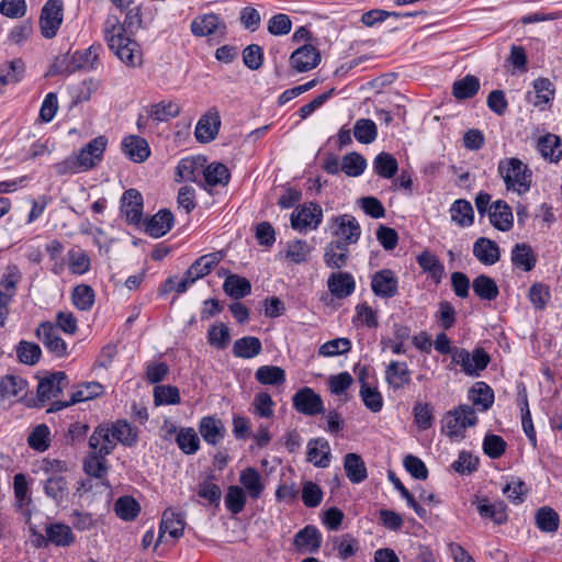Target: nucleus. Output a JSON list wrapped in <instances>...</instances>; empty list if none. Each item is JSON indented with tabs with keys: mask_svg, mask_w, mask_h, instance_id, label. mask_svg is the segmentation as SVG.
Returning <instances> with one entry per match:
<instances>
[{
	"mask_svg": "<svg viewBox=\"0 0 562 562\" xmlns=\"http://www.w3.org/2000/svg\"><path fill=\"white\" fill-rule=\"evenodd\" d=\"M103 32L109 48L125 66L136 68L143 65L140 45L123 33L119 16L108 15Z\"/></svg>",
	"mask_w": 562,
	"mask_h": 562,
	"instance_id": "obj_1",
	"label": "nucleus"
},
{
	"mask_svg": "<svg viewBox=\"0 0 562 562\" xmlns=\"http://www.w3.org/2000/svg\"><path fill=\"white\" fill-rule=\"evenodd\" d=\"M497 171L508 191L521 195L530 190L532 171L520 159L516 157L502 159L498 162Z\"/></svg>",
	"mask_w": 562,
	"mask_h": 562,
	"instance_id": "obj_2",
	"label": "nucleus"
},
{
	"mask_svg": "<svg viewBox=\"0 0 562 562\" xmlns=\"http://www.w3.org/2000/svg\"><path fill=\"white\" fill-rule=\"evenodd\" d=\"M491 361L490 355L481 347L470 353L464 348H456L452 362L462 368V371L470 376H477L485 370Z\"/></svg>",
	"mask_w": 562,
	"mask_h": 562,
	"instance_id": "obj_3",
	"label": "nucleus"
},
{
	"mask_svg": "<svg viewBox=\"0 0 562 562\" xmlns=\"http://www.w3.org/2000/svg\"><path fill=\"white\" fill-rule=\"evenodd\" d=\"M64 21L63 0H47L40 14V31L43 37L54 38Z\"/></svg>",
	"mask_w": 562,
	"mask_h": 562,
	"instance_id": "obj_4",
	"label": "nucleus"
},
{
	"mask_svg": "<svg viewBox=\"0 0 562 562\" xmlns=\"http://www.w3.org/2000/svg\"><path fill=\"white\" fill-rule=\"evenodd\" d=\"M69 384L68 376L64 371H56L40 380L35 407H43L47 402L57 398Z\"/></svg>",
	"mask_w": 562,
	"mask_h": 562,
	"instance_id": "obj_5",
	"label": "nucleus"
},
{
	"mask_svg": "<svg viewBox=\"0 0 562 562\" xmlns=\"http://www.w3.org/2000/svg\"><path fill=\"white\" fill-rule=\"evenodd\" d=\"M477 417L472 406L461 404L446 416L445 427L450 438L463 437L467 427L476 425Z\"/></svg>",
	"mask_w": 562,
	"mask_h": 562,
	"instance_id": "obj_6",
	"label": "nucleus"
},
{
	"mask_svg": "<svg viewBox=\"0 0 562 562\" xmlns=\"http://www.w3.org/2000/svg\"><path fill=\"white\" fill-rule=\"evenodd\" d=\"M35 334L45 348L55 357L64 358L68 356L67 344L59 336L58 328L52 322H42Z\"/></svg>",
	"mask_w": 562,
	"mask_h": 562,
	"instance_id": "obj_7",
	"label": "nucleus"
},
{
	"mask_svg": "<svg viewBox=\"0 0 562 562\" xmlns=\"http://www.w3.org/2000/svg\"><path fill=\"white\" fill-rule=\"evenodd\" d=\"M104 391V387L99 382H86L78 386L69 401H54L52 402L47 413H56L75 404L87 402L100 396Z\"/></svg>",
	"mask_w": 562,
	"mask_h": 562,
	"instance_id": "obj_8",
	"label": "nucleus"
},
{
	"mask_svg": "<svg viewBox=\"0 0 562 562\" xmlns=\"http://www.w3.org/2000/svg\"><path fill=\"white\" fill-rule=\"evenodd\" d=\"M323 210L317 203H308L296 207L291 214V226L293 229L304 231L317 228L322 223Z\"/></svg>",
	"mask_w": 562,
	"mask_h": 562,
	"instance_id": "obj_9",
	"label": "nucleus"
},
{
	"mask_svg": "<svg viewBox=\"0 0 562 562\" xmlns=\"http://www.w3.org/2000/svg\"><path fill=\"white\" fill-rule=\"evenodd\" d=\"M293 407L306 416H315L325 412L322 397L313 389H300L292 397Z\"/></svg>",
	"mask_w": 562,
	"mask_h": 562,
	"instance_id": "obj_10",
	"label": "nucleus"
},
{
	"mask_svg": "<svg viewBox=\"0 0 562 562\" xmlns=\"http://www.w3.org/2000/svg\"><path fill=\"white\" fill-rule=\"evenodd\" d=\"M371 290L380 299H392L398 293V278L391 269H381L371 278Z\"/></svg>",
	"mask_w": 562,
	"mask_h": 562,
	"instance_id": "obj_11",
	"label": "nucleus"
},
{
	"mask_svg": "<svg viewBox=\"0 0 562 562\" xmlns=\"http://www.w3.org/2000/svg\"><path fill=\"white\" fill-rule=\"evenodd\" d=\"M143 195L136 189L124 191L121 198V213L131 225L139 226L143 223Z\"/></svg>",
	"mask_w": 562,
	"mask_h": 562,
	"instance_id": "obj_12",
	"label": "nucleus"
},
{
	"mask_svg": "<svg viewBox=\"0 0 562 562\" xmlns=\"http://www.w3.org/2000/svg\"><path fill=\"white\" fill-rule=\"evenodd\" d=\"M106 145L108 138L105 136H98L90 140L79 150L78 154H76L79 165H81L86 171L99 166L103 159Z\"/></svg>",
	"mask_w": 562,
	"mask_h": 562,
	"instance_id": "obj_13",
	"label": "nucleus"
},
{
	"mask_svg": "<svg viewBox=\"0 0 562 562\" xmlns=\"http://www.w3.org/2000/svg\"><path fill=\"white\" fill-rule=\"evenodd\" d=\"M331 222L335 226L333 235L341 238L338 241H346L347 245H352L359 240L361 226L353 215L342 214L334 216Z\"/></svg>",
	"mask_w": 562,
	"mask_h": 562,
	"instance_id": "obj_14",
	"label": "nucleus"
},
{
	"mask_svg": "<svg viewBox=\"0 0 562 562\" xmlns=\"http://www.w3.org/2000/svg\"><path fill=\"white\" fill-rule=\"evenodd\" d=\"M321 63V53L307 43L296 48L290 56V65L297 72H306L316 68Z\"/></svg>",
	"mask_w": 562,
	"mask_h": 562,
	"instance_id": "obj_15",
	"label": "nucleus"
},
{
	"mask_svg": "<svg viewBox=\"0 0 562 562\" xmlns=\"http://www.w3.org/2000/svg\"><path fill=\"white\" fill-rule=\"evenodd\" d=\"M323 541V536L314 525H306L300 529L293 538V547L299 553H317Z\"/></svg>",
	"mask_w": 562,
	"mask_h": 562,
	"instance_id": "obj_16",
	"label": "nucleus"
},
{
	"mask_svg": "<svg viewBox=\"0 0 562 562\" xmlns=\"http://www.w3.org/2000/svg\"><path fill=\"white\" fill-rule=\"evenodd\" d=\"M102 52L100 44L91 45L85 50H76L64 71L71 74L79 69L93 70L99 65V56Z\"/></svg>",
	"mask_w": 562,
	"mask_h": 562,
	"instance_id": "obj_17",
	"label": "nucleus"
},
{
	"mask_svg": "<svg viewBox=\"0 0 562 562\" xmlns=\"http://www.w3.org/2000/svg\"><path fill=\"white\" fill-rule=\"evenodd\" d=\"M221 127L220 112L213 108L196 123L194 135L199 143L206 144L216 138Z\"/></svg>",
	"mask_w": 562,
	"mask_h": 562,
	"instance_id": "obj_18",
	"label": "nucleus"
},
{
	"mask_svg": "<svg viewBox=\"0 0 562 562\" xmlns=\"http://www.w3.org/2000/svg\"><path fill=\"white\" fill-rule=\"evenodd\" d=\"M44 494L50 498L56 506L66 502L70 494L67 477L59 473H52L43 481Z\"/></svg>",
	"mask_w": 562,
	"mask_h": 562,
	"instance_id": "obj_19",
	"label": "nucleus"
},
{
	"mask_svg": "<svg viewBox=\"0 0 562 562\" xmlns=\"http://www.w3.org/2000/svg\"><path fill=\"white\" fill-rule=\"evenodd\" d=\"M175 216L168 209H162L144 222V231L150 237L159 238L169 233L173 226Z\"/></svg>",
	"mask_w": 562,
	"mask_h": 562,
	"instance_id": "obj_20",
	"label": "nucleus"
},
{
	"mask_svg": "<svg viewBox=\"0 0 562 562\" xmlns=\"http://www.w3.org/2000/svg\"><path fill=\"white\" fill-rule=\"evenodd\" d=\"M199 432L206 443L216 446L225 438L226 428L220 418L204 416L199 423Z\"/></svg>",
	"mask_w": 562,
	"mask_h": 562,
	"instance_id": "obj_21",
	"label": "nucleus"
},
{
	"mask_svg": "<svg viewBox=\"0 0 562 562\" xmlns=\"http://www.w3.org/2000/svg\"><path fill=\"white\" fill-rule=\"evenodd\" d=\"M327 285L330 294L338 300L350 296L356 290V281L350 272H333Z\"/></svg>",
	"mask_w": 562,
	"mask_h": 562,
	"instance_id": "obj_22",
	"label": "nucleus"
},
{
	"mask_svg": "<svg viewBox=\"0 0 562 562\" xmlns=\"http://www.w3.org/2000/svg\"><path fill=\"white\" fill-rule=\"evenodd\" d=\"M331 452L327 439L313 438L307 443V461L316 468H327L330 463Z\"/></svg>",
	"mask_w": 562,
	"mask_h": 562,
	"instance_id": "obj_23",
	"label": "nucleus"
},
{
	"mask_svg": "<svg viewBox=\"0 0 562 562\" xmlns=\"http://www.w3.org/2000/svg\"><path fill=\"white\" fill-rule=\"evenodd\" d=\"M122 150L133 162H144L150 155L147 140L140 136L130 135L122 140Z\"/></svg>",
	"mask_w": 562,
	"mask_h": 562,
	"instance_id": "obj_24",
	"label": "nucleus"
},
{
	"mask_svg": "<svg viewBox=\"0 0 562 562\" xmlns=\"http://www.w3.org/2000/svg\"><path fill=\"white\" fill-rule=\"evenodd\" d=\"M490 223L497 231L508 232L513 227L514 216L510 206L504 200H497L490 207Z\"/></svg>",
	"mask_w": 562,
	"mask_h": 562,
	"instance_id": "obj_25",
	"label": "nucleus"
},
{
	"mask_svg": "<svg viewBox=\"0 0 562 562\" xmlns=\"http://www.w3.org/2000/svg\"><path fill=\"white\" fill-rule=\"evenodd\" d=\"M473 256L483 265H495L501 258V249L496 241L480 237L473 244Z\"/></svg>",
	"mask_w": 562,
	"mask_h": 562,
	"instance_id": "obj_26",
	"label": "nucleus"
},
{
	"mask_svg": "<svg viewBox=\"0 0 562 562\" xmlns=\"http://www.w3.org/2000/svg\"><path fill=\"white\" fill-rule=\"evenodd\" d=\"M476 505V509L479 515L483 519H491L496 525H503L508 520V515L506 513V504L504 502H497L491 504L487 498H479L473 502Z\"/></svg>",
	"mask_w": 562,
	"mask_h": 562,
	"instance_id": "obj_27",
	"label": "nucleus"
},
{
	"mask_svg": "<svg viewBox=\"0 0 562 562\" xmlns=\"http://www.w3.org/2000/svg\"><path fill=\"white\" fill-rule=\"evenodd\" d=\"M349 245L346 241H330L324 251V261L328 268L340 269L347 265L349 257Z\"/></svg>",
	"mask_w": 562,
	"mask_h": 562,
	"instance_id": "obj_28",
	"label": "nucleus"
},
{
	"mask_svg": "<svg viewBox=\"0 0 562 562\" xmlns=\"http://www.w3.org/2000/svg\"><path fill=\"white\" fill-rule=\"evenodd\" d=\"M513 265L525 271H531L537 263V256L530 245L526 243L516 244L510 254Z\"/></svg>",
	"mask_w": 562,
	"mask_h": 562,
	"instance_id": "obj_29",
	"label": "nucleus"
},
{
	"mask_svg": "<svg viewBox=\"0 0 562 562\" xmlns=\"http://www.w3.org/2000/svg\"><path fill=\"white\" fill-rule=\"evenodd\" d=\"M45 533L48 541L56 547H69L75 543L76 538L71 528L64 522H53L45 526Z\"/></svg>",
	"mask_w": 562,
	"mask_h": 562,
	"instance_id": "obj_30",
	"label": "nucleus"
},
{
	"mask_svg": "<svg viewBox=\"0 0 562 562\" xmlns=\"http://www.w3.org/2000/svg\"><path fill=\"white\" fill-rule=\"evenodd\" d=\"M184 525L186 522L181 514L165 510L159 526L157 543L161 541L166 532H168L173 539L180 538L183 535Z\"/></svg>",
	"mask_w": 562,
	"mask_h": 562,
	"instance_id": "obj_31",
	"label": "nucleus"
},
{
	"mask_svg": "<svg viewBox=\"0 0 562 562\" xmlns=\"http://www.w3.org/2000/svg\"><path fill=\"white\" fill-rule=\"evenodd\" d=\"M344 469L351 483L359 484L368 477L366 464L358 453H347L344 458Z\"/></svg>",
	"mask_w": 562,
	"mask_h": 562,
	"instance_id": "obj_32",
	"label": "nucleus"
},
{
	"mask_svg": "<svg viewBox=\"0 0 562 562\" xmlns=\"http://www.w3.org/2000/svg\"><path fill=\"white\" fill-rule=\"evenodd\" d=\"M537 148L541 156L550 161L558 162L562 157V143L555 134L548 133L540 136Z\"/></svg>",
	"mask_w": 562,
	"mask_h": 562,
	"instance_id": "obj_33",
	"label": "nucleus"
},
{
	"mask_svg": "<svg viewBox=\"0 0 562 562\" xmlns=\"http://www.w3.org/2000/svg\"><path fill=\"white\" fill-rule=\"evenodd\" d=\"M262 352V344L258 337L245 336L235 340L233 355L241 359H252Z\"/></svg>",
	"mask_w": 562,
	"mask_h": 562,
	"instance_id": "obj_34",
	"label": "nucleus"
},
{
	"mask_svg": "<svg viewBox=\"0 0 562 562\" xmlns=\"http://www.w3.org/2000/svg\"><path fill=\"white\" fill-rule=\"evenodd\" d=\"M106 456L100 451H91L83 460V471L94 479H103L108 475L109 465Z\"/></svg>",
	"mask_w": 562,
	"mask_h": 562,
	"instance_id": "obj_35",
	"label": "nucleus"
},
{
	"mask_svg": "<svg viewBox=\"0 0 562 562\" xmlns=\"http://www.w3.org/2000/svg\"><path fill=\"white\" fill-rule=\"evenodd\" d=\"M387 383L395 390L404 387L411 382V372L405 362L391 361L385 370Z\"/></svg>",
	"mask_w": 562,
	"mask_h": 562,
	"instance_id": "obj_36",
	"label": "nucleus"
},
{
	"mask_svg": "<svg viewBox=\"0 0 562 562\" xmlns=\"http://www.w3.org/2000/svg\"><path fill=\"white\" fill-rule=\"evenodd\" d=\"M451 220L460 227L471 226L474 222L472 204L464 199L456 200L450 206Z\"/></svg>",
	"mask_w": 562,
	"mask_h": 562,
	"instance_id": "obj_37",
	"label": "nucleus"
},
{
	"mask_svg": "<svg viewBox=\"0 0 562 562\" xmlns=\"http://www.w3.org/2000/svg\"><path fill=\"white\" fill-rule=\"evenodd\" d=\"M203 177L207 187H225L229 182L231 171L226 165L222 162H212L204 168Z\"/></svg>",
	"mask_w": 562,
	"mask_h": 562,
	"instance_id": "obj_38",
	"label": "nucleus"
},
{
	"mask_svg": "<svg viewBox=\"0 0 562 562\" xmlns=\"http://www.w3.org/2000/svg\"><path fill=\"white\" fill-rule=\"evenodd\" d=\"M223 291L235 300H240L251 292V284L245 277L238 274H229L224 283Z\"/></svg>",
	"mask_w": 562,
	"mask_h": 562,
	"instance_id": "obj_39",
	"label": "nucleus"
},
{
	"mask_svg": "<svg viewBox=\"0 0 562 562\" xmlns=\"http://www.w3.org/2000/svg\"><path fill=\"white\" fill-rule=\"evenodd\" d=\"M535 99L530 101L535 106H540L550 103L554 99L555 86L548 78H538L532 82Z\"/></svg>",
	"mask_w": 562,
	"mask_h": 562,
	"instance_id": "obj_40",
	"label": "nucleus"
},
{
	"mask_svg": "<svg viewBox=\"0 0 562 562\" xmlns=\"http://www.w3.org/2000/svg\"><path fill=\"white\" fill-rule=\"evenodd\" d=\"M221 19L215 13L204 14L191 22V32L193 35L204 37L214 34L220 27Z\"/></svg>",
	"mask_w": 562,
	"mask_h": 562,
	"instance_id": "obj_41",
	"label": "nucleus"
},
{
	"mask_svg": "<svg viewBox=\"0 0 562 562\" xmlns=\"http://www.w3.org/2000/svg\"><path fill=\"white\" fill-rule=\"evenodd\" d=\"M469 398L481 411H487L494 403V392L485 382H476L469 391Z\"/></svg>",
	"mask_w": 562,
	"mask_h": 562,
	"instance_id": "obj_42",
	"label": "nucleus"
},
{
	"mask_svg": "<svg viewBox=\"0 0 562 562\" xmlns=\"http://www.w3.org/2000/svg\"><path fill=\"white\" fill-rule=\"evenodd\" d=\"M239 482L254 499L259 498L265 490V485L261 482V475L255 468H246L241 471Z\"/></svg>",
	"mask_w": 562,
	"mask_h": 562,
	"instance_id": "obj_43",
	"label": "nucleus"
},
{
	"mask_svg": "<svg viewBox=\"0 0 562 562\" xmlns=\"http://www.w3.org/2000/svg\"><path fill=\"white\" fill-rule=\"evenodd\" d=\"M417 262L422 270L428 273L436 283H439L445 274V267L434 254L423 251L417 256Z\"/></svg>",
	"mask_w": 562,
	"mask_h": 562,
	"instance_id": "obj_44",
	"label": "nucleus"
},
{
	"mask_svg": "<svg viewBox=\"0 0 562 562\" xmlns=\"http://www.w3.org/2000/svg\"><path fill=\"white\" fill-rule=\"evenodd\" d=\"M480 90V80L473 75H467L462 79L454 81L452 94L458 100L473 98Z\"/></svg>",
	"mask_w": 562,
	"mask_h": 562,
	"instance_id": "obj_45",
	"label": "nucleus"
},
{
	"mask_svg": "<svg viewBox=\"0 0 562 562\" xmlns=\"http://www.w3.org/2000/svg\"><path fill=\"white\" fill-rule=\"evenodd\" d=\"M112 437L124 446L133 447L138 441V431L126 420H117L112 425Z\"/></svg>",
	"mask_w": 562,
	"mask_h": 562,
	"instance_id": "obj_46",
	"label": "nucleus"
},
{
	"mask_svg": "<svg viewBox=\"0 0 562 562\" xmlns=\"http://www.w3.org/2000/svg\"><path fill=\"white\" fill-rule=\"evenodd\" d=\"M472 288L481 300L492 301L499 294L496 282L486 274L477 276L472 282Z\"/></svg>",
	"mask_w": 562,
	"mask_h": 562,
	"instance_id": "obj_47",
	"label": "nucleus"
},
{
	"mask_svg": "<svg viewBox=\"0 0 562 562\" xmlns=\"http://www.w3.org/2000/svg\"><path fill=\"white\" fill-rule=\"evenodd\" d=\"M256 380L265 385H282L285 382V371L277 366H261L255 372Z\"/></svg>",
	"mask_w": 562,
	"mask_h": 562,
	"instance_id": "obj_48",
	"label": "nucleus"
},
{
	"mask_svg": "<svg viewBox=\"0 0 562 562\" xmlns=\"http://www.w3.org/2000/svg\"><path fill=\"white\" fill-rule=\"evenodd\" d=\"M373 170L380 177L391 179L396 175L398 164L391 154L382 151L373 160Z\"/></svg>",
	"mask_w": 562,
	"mask_h": 562,
	"instance_id": "obj_49",
	"label": "nucleus"
},
{
	"mask_svg": "<svg viewBox=\"0 0 562 562\" xmlns=\"http://www.w3.org/2000/svg\"><path fill=\"white\" fill-rule=\"evenodd\" d=\"M181 112V106L175 102L160 101L153 104L148 111V116L157 122H168L177 117Z\"/></svg>",
	"mask_w": 562,
	"mask_h": 562,
	"instance_id": "obj_50",
	"label": "nucleus"
},
{
	"mask_svg": "<svg viewBox=\"0 0 562 562\" xmlns=\"http://www.w3.org/2000/svg\"><path fill=\"white\" fill-rule=\"evenodd\" d=\"M114 510L116 516L121 519L125 521H132L138 516L140 512V505L132 496H122L119 497L114 503Z\"/></svg>",
	"mask_w": 562,
	"mask_h": 562,
	"instance_id": "obj_51",
	"label": "nucleus"
},
{
	"mask_svg": "<svg viewBox=\"0 0 562 562\" xmlns=\"http://www.w3.org/2000/svg\"><path fill=\"white\" fill-rule=\"evenodd\" d=\"M176 442L184 454H194L200 449L199 436L191 427L180 428Z\"/></svg>",
	"mask_w": 562,
	"mask_h": 562,
	"instance_id": "obj_52",
	"label": "nucleus"
},
{
	"mask_svg": "<svg viewBox=\"0 0 562 562\" xmlns=\"http://www.w3.org/2000/svg\"><path fill=\"white\" fill-rule=\"evenodd\" d=\"M367 168L366 158L359 153L351 151L341 159V171L348 177H359Z\"/></svg>",
	"mask_w": 562,
	"mask_h": 562,
	"instance_id": "obj_53",
	"label": "nucleus"
},
{
	"mask_svg": "<svg viewBox=\"0 0 562 562\" xmlns=\"http://www.w3.org/2000/svg\"><path fill=\"white\" fill-rule=\"evenodd\" d=\"M355 138L361 144H371L376 139L378 128L370 119H359L353 125Z\"/></svg>",
	"mask_w": 562,
	"mask_h": 562,
	"instance_id": "obj_54",
	"label": "nucleus"
},
{
	"mask_svg": "<svg viewBox=\"0 0 562 562\" xmlns=\"http://www.w3.org/2000/svg\"><path fill=\"white\" fill-rule=\"evenodd\" d=\"M206 339L210 346L223 350L231 341L229 328L224 323H216L209 328Z\"/></svg>",
	"mask_w": 562,
	"mask_h": 562,
	"instance_id": "obj_55",
	"label": "nucleus"
},
{
	"mask_svg": "<svg viewBox=\"0 0 562 562\" xmlns=\"http://www.w3.org/2000/svg\"><path fill=\"white\" fill-rule=\"evenodd\" d=\"M559 522V515L551 507L543 506L536 512V525L543 532L557 531Z\"/></svg>",
	"mask_w": 562,
	"mask_h": 562,
	"instance_id": "obj_56",
	"label": "nucleus"
},
{
	"mask_svg": "<svg viewBox=\"0 0 562 562\" xmlns=\"http://www.w3.org/2000/svg\"><path fill=\"white\" fill-rule=\"evenodd\" d=\"M94 296L93 289L87 284L75 286L71 293L72 303L80 311H90L94 303Z\"/></svg>",
	"mask_w": 562,
	"mask_h": 562,
	"instance_id": "obj_57",
	"label": "nucleus"
},
{
	"mask_svg": "<svg viewBox=\"0 0 562 562\" xmlns=\"http://www.w3.org/2000/svg\"><path fill=\"white\" fill-rule=\"evenodd\" d=\"M180 402V392L177 386L158 384L154 387V403L156 406L177 405Z\"/></svg>",
	"mask_w": 562,
	"mask_h": 562,
	"instance_id": "obj_58",
	"label": "nucleus"
},
{
	"mask_svg": "<svg viewBox=\"0 0 562 562\" xmlns=\"http://www.w3.org/2000/svg\"><path fill=\"white\" fill-rule=\"evenodd\" d=\"M333 543L334 548L338 551L339 558L344 560L355 555L360 549L358 539L350 533L334 537Z\"/></svg>",
	"mask_w": 562,
	"mask_h": 562,
	"instance_id": "obj_59",
	"label": "nucleus"
},
{
	"mask_svg": "<svg viewBox=\"0 0 562 562\" xmlns=\"http://www.w3.org/2000/svg\"><path fill=\"white\" fill-rule=\"evenodd\" d=\"M247 501L246 493L237 485H232L225 496V506L234 515L241 513Z\"/></svg>",
	"mask_w": 562,
	"mask_h": 562,
	"instance_id": "obj_60",
	"label": "nucleus"
},
{
	"mask_svg": "<svg viewBox=\"0 0 562 562\" xmlns=\"http://www.w3.org/2000/svg\"><path fill=\"white\" fill-rule=\"evenodd\" d=\"M16 355L22 363L34 366L38 362L42 350L37 344L22 340L16 347Z\"/></svg>",
	"mask_w": 562,
	"mask_h": 562,
	"instance_id": "obj_61",
	"label": "nucleus"
},
{
	"mask_svg": "<svg viewBox=\"0 0 562 562\" xmlns=\"http://www.w3.org/2000/svg\"><path fill=\"white\" fill-rule=\"evenodd\" d=\"M360 397L364 406L372 413H379L383 407V398L376 387L369 386L368 383H363L360 389Z\"/></svg>",
	"mask_w": 562,
	"mask_h": 562,
	"instance_id": "obj_62",
	"label": "nucleus"
},
{
	"mask_svg": "<svg viewBox=\"0 0 562 562\" xmlns=\"http://www.w3.org/2000/svg\"><path fill=\"white\" fill-rule=\"evenodd\" d=\"M414 420L419 429H429L434 424V407L429 403L418 402L413 408Z\"/></svg>",
	"mask_w": 562,
	"mask_h": 562,
	"instance_id": "obj_63",
	"label": "nucleus"
},
{
	"mask_svg": "<svg viewBox=\"0 0 562 562\" xmlns=\"http://www.w3.org/2000/svg\"><path fill=\"white\" fill-rule=\"evenodd\" d=\"M49 428L45 424L37 425L27 438L29 446L40 452L49 447Z\"/></svg>",
	"mask_w": 562,
	"mask_h": 562,
	"instance_id": "obj_64",
	"label": "nucleus"
}]
</instances>
